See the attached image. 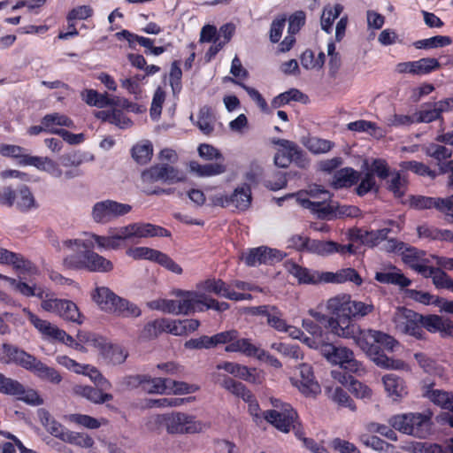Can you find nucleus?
<instances>
[{"label": "nucleus", "mask_w": 453, "mask_h": 453, "mask_svg": "<svg viewBox=\"0 0 453 453\" xmlns=\"http://www.w3.org/2000/svg\"><path fill=\"white\" fill-rule=\"evenodd\" d=\"M167 379L151 378L146 375L142 388L149 394H165L167 391Z\"/></svg>", "instance_id": "8fccbe9b"}, {"label": "nucleus", "mask_w": 453, "mask_h": 453, "mask_svg": "<svg viewBox=\"0 0 453 453\" xmlns=\"http://www.w3.org/2000/svg\"><path fill=\"white\" fill-rule=\"evenodd\" d=\"M167 390L174 395H188L196 393L200 389L196 384H189L185 381H177L167 379Z\"/></svg>", "instance_id": "603ef678"}, {"label": "nucleus", "mask_w": 453, "mask_h": 453, "mask_svg": "<svg viewBox=\"0 0 453 453\" xmlns=\"http://www.w3.org/2000/svg\"><path fill=\"white\" fill-rule=\"evenodd\" d=\"M111 313H114L123 318H137L141 315L142 311L136 304L127 299L119 297L114 309Z\"/></svg>", "instance_id": "e433bc0d"}, {"label": "nucleus", "mask_w": 453, "mask_h": 453, "mask_svg": "<svg viewBox=\"0 0 453 453\" xmlns=\"http://www.w3.org/2000/svg\"><path fill=\"white\" fill-rule=\"evenodd\" d=\"M42 310L52 312L65 321L81 325L84 321V316L80 311L77 304L68 299L47 298L42 299L41 303Z\"/></svg>", "instance_id": "0eeeda50"}, {"label": "nucleus", "mask_w": 453, "mask_h": 453, "mask_svg": "<svg viewBox=\"0 0 453 453\" xmlns=\"http://www.w3.org/2000/svg\"><path fill=\"white\" fill-rule=\"evenodd\" d=\"M342 10L343 7L340 4L325 6L320 19L321 28L329 33L332 30L334 19L339 17Z\"/></svg>", "instance_id": "4c0bfd02"}, {"label": "nucleus", "mask_w": 453, "mask_h": 453, "mask_svg": "<svg viewBox=\"0 0 453 453\" xmlns=\"http://www.w3.org/2000/svg\"><path fill=\"white\" fill-rule=\"evenodd\" d=\"M142 181L144 184H152L157 181L164 182V164L155 165L142 173Z\"/></svg>", "instance_id": "864d4df0"}, {"label": "nucleus", "mask_w": 453, "mask_h": 453, "mask_svg": "<svg viewBox=\"0 0 453 453\" xmlns=\"http://www.w3.org/2000/svg\"><path fill=\"white\" fill-rule=\"evenodd\" d=\"M29 322L40 333L42 338L47 341H57L58 334H61V328L49 320L42 319L30 311L27 308L23 309Z\"/></svg>", "instance_id": "a211bd4d"}, {"label": "nucleus", "mask_w": 453, "mask_h": 453, "mask_svg": "<svg viewBox=\"0 0 453 453\" xmlns=\"http://www.w3.org/2000/svg\"><path fill=\"white\" fill-rule=\"evenodd\" d=\"M0 264L12 265L17 270L29 271L32 268V263L21 254L10 251L2 247H0Z\"/></svg>", "instance_id": "b1692460"}, {"label": "nucleus", "mask_w": 453, "mask_h": 453, "mask_svg": "<svg viewBox=\"0 0 453 453\" xmlns=\"http://www.w3.org/2000/svg\"><path fill=\"white\" fill-rule=\"evenodd\" d=\"M215 118L209 107L200 109L197 115L196 126L204 134H210L214 129Z\"/></svg>", "instance_id": "a19ab883"}, {"label": "nucleus", "mask_w": 453, "mask_h": 453, "mask_svg": "<svg viewBox=\"0 0 453 453\" xmlns=\"http://www.w3.org/2000/svg\"><path fill=\"white\" fill-rule=\"evenodd\" d=\"M27 370L33 372L41 380L53 384H59L62 380V376L55 368L48 366L35 357Z\"/></svg>", "instance_id": "6ab92c4d"}, {"label": "nucleus", "mask_w": 453, "mask_h": 453, "mask_svg": "<svg viewBox=\"0 0 453 453\" xmlns=\"http://www.w3.org/2000/svg\"><path fill=\"white\" fill-rule=\"evenodd\" d=\"M34 356L9 343H4L0 349V361L4 364L15 363L27 369Z\"/></svg>", "instance_id": "f3484780"}, {"label": "nucleus", "mask_w": 453, "mask_h": 453, "mask_svg": "<svg viewBox=\"0 0 453 453\" xmlns=\"http://www.w3.org/2000/svg\"><path fill=\"white\" fill-rule=\"evenodd\" d=\"M147 426L151 431L165 426L170 434H198L205 429V425L195 416L181 411L153 415L149 418Z\"/></svg>", "instance_id": "f03ea898"}, {"label": "nucleus", "mask_w": 453, "mask_h": 453, "mask_svg": "<svg viewBox=\"0 0 453 453\" xmlns=\"http://www.w3.org/2000/svg\"><path fill=\"white\" fill-rule=\"evenodd\" d=\"M375 279L387 284H395L402 288L409 286L411 281L406 278L398 269L393 268L389 271L376 273Z\"/></svg>", "instance_id": "7c9ffc66"}, {"label": "nucleus", "mask_w": 453, "mask_h": 453, "mask_svg": "<svg viewBox=\"0 0 453 453\" xmlns=\"http://www.w3.org/2000/svg\"><path fill=\"white\" fill-rule=\"evenodd\" d=\"M392 320L396 331L401 334L422 339L424 330L422 329V315L416 311L404 308H396Z\"/></svg>", "instance_id": "423d86ee"}, {"label": "nucleus", "mask_w": 453, "mask_h": 453, "mask_svg": "<svg viewBox=\"0 0 453 453\" xmlns=\"http://www.w3.org/2000/svg\"><path fill=\"white\" fill-rule=\"evenodd\" d=\"M288 271L298 280L299 283L316 284L323 281L324 273L319 274L318 272H312L295 263L288 266Z\"/></svg>", "instance_id": "393cba45"}, {"label": "nucleus", "mask_w": 453, "mask_h": 453, "mask_svg": "<svg viewBox=\"0 0 453 453\" xmlns=\"http://www.w3.org/2000/svg\"><path fill=\"white\" fill-rule=\"evenodd\" d=\"M6 282H8L16 291L25 296H38L39 298L43 299V290L42 288H36L25 282L18 281L11 277L6 279Z\"/></svg>", "instance_id": "3c124183"}, {"label": "nucleus", "mask_w": 453, "mask_h": 453, "mask_svg": "<svg viewBox=\"0 0 453 453\" xmlns=\"http://www.w3.org/2000/svg\"><path fill=\"white\" fill-rule=\"evenodd\" d=\"M115 234L122 241L148 238L154 236H170V232L150 223L135 222L116 228Z\"/></svg>", "instance_id": "1a4fd4ad"}, {"label": "nucleus", "mask_w": 453, "mask_h": 453, "mask_svg": "<svg viewBox=\"0 0 453 453\" xmlns=\"http://www.w3.org/2000/svg\"><path fill=\"white\" fill-rule=\"evenodd\" d=\"M425 252L414 247L404 246L402 251V259L413 270L421 263L425 262Z\"/></svg>", "instance_id": "37998d69"}, {"label": "nucleus", "mask_w": 453, "mask_h": 453, "mask_svg": "<svg viewBox=\"0 0 453 453\" xmlns=\"http://www.w3.org/2000/svg\"><path fill=\"white\" fill-rule=\"evenodd\" d=\"M200 288L204 291L212 292L227 299L235 297L234 290L221 280L209 279L203 281Z\"/></svg>", "instance_id": "2f4dec72"}, {"label": "nucleus", "mask_w": 453, "mask_h": 453, "mask_svg": "<svg viewBox=\"0 0 453 453\" xmlns=\"http://www.w3.org/2000/svg\"><path fill=\"white\" fill-rule=\"evenodd\" d=\"M284 254L275 249L261 246L249 250L242 255V259L249 266H257L261 264H272L282 260Z\"/></svg>", "instance_id": "4468645a"}, {"label": "nucleus", "mask_w": 453, "mask_h": 453, "mask_svg": "<svg viewBox=\"0 0 453 453\" xmlns=\"http://www.w3.org/2000/svg\"><path fill=\"white\" fill-rule=\"evenodd\" d=\"M433 283L437 288H446L453 290V279L450 278L444 271L437 268L433 278Z\"/></svg>", "instance_id": "338daca9"}, {"label": "nucleus", "mask_w": 453, "mask_h": 453, "mask_svg": "<svg viewBox=\"0 0 453 453\" xmlns=\"http://www.w3.org/2000/svg\"><path fill=\"white\" fill-rule=\"evenodd\" d=\"M185 180L186 174L182 171L168 164H164V182L173 184Z\"/></svg>", "instance_id": "680f3d73"}, {"label": "nucleus", "mask_w": 453, "mask_h": 453, "mask_svg": "<svg viewBox=\"0 0 453 453\" xmlns=\"http://www.w3.org/2000/svg\"><path fill=\"white\" fill-rule=\"evenodd\" d=\"M348 129L355 132H367L377 138L384 136V132L374 123L367 120H357L348 124Z\"/></svg>", "instance_id": "c03bdc74"}, {"label": "nucleus", "mask_w": 453, "mask_h": 453, "mask_svg": "<svg viewBox=\"0 0 453 453\" xmlns=\"http://www.w3.org/2000/svg\"><path fill=\"white\" fill-rule=\"evenodd\" d=\"M428 398L435 404L449 410L453 413V393L438 389L431 390L428 392Z\"/></svg>", "instance_id": "de8ad7c7"}, {"label": "nucleus", "mask_w": 453, "mask_h": 453, "mask_svg": "<svg viewBox=\"0 0 453 453\" xmlns=\"http://www.w3.org/2000/svg\"><path fill=\"white\" fill-rule=\"evenodd\" d=\"M403 167L406 170L411 171L421 176H428L434 179L437 173L431 170L426 165L417 161H407L403 164Z\"/></svg>", "instance_id": "bf43d9fd"}, {"label": "nucleus", "mask_w": 453, "mask_h": 453, "mask_svg": "<svg viewBox=\"0 0 453 453\" xmlns=\"http://www.w3.org/2000/svg\"><path fill=\"white\" fill-rule=\"evenodd\" d=\"M271 311H272L266 318L267 324L273 327L275 330L282 332L286 328L287 325L286 321L283 319L282 313L275 306Z\"/></svg>", "instance_id": "774afa93"}, {"label": "nucleus", "mask_w": 453, "mask_h": 453, "mask_svg": "<svg viewBox=\"0 0 453 453\" xmlns=\"http://www.w3.org/2000/svg\"><path fill=\"white\" fill-rule=\"evenodd\" d=\"M337 305L333 298L326 302V309L333 314L328 320V327L334 334L354 340L355 343L380 367L394 370H403L407 367L403 361L387 357L381 349H395L398 342L392 336L377 330H361L353 322L352 317L346 311L336 309Z\"/></svg>", "instance_id": "f257e3e1"}, {"label": "nucleus", "mask_w": 453, "mask_h": 453, "mask_svg": "<svg viewBox=\"0 0 453 453\" xmlns=\"http://www.w3.org/2000/svg\"><path fill=\"white\" fill-rule=\"evenodd\" d=\"M359 179V174L352 168H342L334 175L333 185L336 188L350 187Z\"/></svg>", "instance_id": "f704fd0d"}, {"label": "nucleus", "mask_w": 453, "mask_h": 453, "mask_svg": "<svg viewBox=\"0 0 453 453\" xmlns=\"http://www.w3.org/2000/svg\"><path fill=\"white\" fill-rule=\"evenodd\" d=\"M322 355L330 363L339 365L350 372L364 371L362 364L355 358L353 351L347 347H336L331 343L323 344Z\"/></svg>", "instance_id": "6e6552de"}, {"label": "nucleus", "mask_w": 453, "mask_h": 453, "mask_svg": "<svg viewBox=\"0 0 453 453\" xmlns=\"http://www.w3.org/2000/svg\"><path fill=\"white\" fill-rule=\"evenodd\" d=\"M189 169L192 173H195L199 177L219 175L225 173L226 170V166L220 163L200 165L196 161H191L189 163Z\"/></svg>", "instance_id": "c756f323"}, {"label": "nucleus", "mask_w": 453, "mask_h": 453, "mask_svg": "<svg viewBox=\"0 0 453 453\" xmlns=\"http://www.w3.org/2000/svg\"><path fill=\"white\" fill-rule=\"evenodd\" d=\"M158 250L148 247L129 248L126 253L134 259H148L155 261Z\"/></svg>", "instance_id": "13d9d810"}, {"label": "nucleus", "mask_w": 453, "mask_h": 453, "mask_svg": "<svg viewBox=\"0 0 453 453\" xmlns=\"http://www.w3.org/2000/svg\"><path fill=\"white\" fill-rule=\"evenodd\" d=\"M441 119L434 103L425 104L414 113L415 123H431Z\"/></svg>", "instance_id": "79ce46f5"}, {"label": "nucleus", "mask_w": 453, "mask_h": 453, "mask_svg": "<svg viewBox=\"0 0 453 453\" xmlns=\"http://www.w3.org/2000/svg\"><path fill=\"white\" fill-rule=\"evenodd\" d=\"M273 409L264 412V418L275 428L288 433L291 429L296 430V434L300 437L299 430L296 429L298 416L290 404L282 403L280 399H272Z\"/></svg>", "instance_id": "20e7f679"}, {"label": "nucleus", "mask_w": 453, "mask_h": 453, "mask_svg": "<svg viewBox=\"0 0 453 453\" xmlns=\"http://www.w3.org/2000/svg\"><path fill=\"white\" fill-rule=\"evenodd\" d=\"M74 395L86 398L93 403L100 404L111 401L113 395L109 393H103L101 390L86 385L77 384L73 387Z\"/></svg>", "instance_id": "aec40b11"}, {"label": "nucleus", "mask_w": 453, "mask_h": 453, "mask_svg": "<svg viewBox=\"0 0 453 453\" xmlns=\"http://www.w3.org/2000/svg\"><path fill=\"white\" fill-rule=\"evenodd\" d=\"M23 392V386L17 380L5 377L0 372V393L18 395Z\"/></svg>", "instance_id": "5fc2aeb1"}, {"label": "nucleus", "mask_w": 453, "mask_h": 453, "mask_svg": "<svg viewBox=\"0 0 453 453\" xmlns=\"http://www.w3.org/2000/svg\"><path fill=\"white\" fill-rule=\"evenodd\" d=\"M271 347L277 352L294 359H298L301 357L299 348L296 345L287 344L284 342H274Z\"/></svg>", "instance_id": "69168bd1"}, {"label": "nucleus", "mask_w": 453, "mask_h": 453, "mask_svg": "<svg viewBox=\"0 0 453 453\" xmlns=\"http://www.w3.org/2000/svg\"><path fill=\"white\" fill-rule=\"evenodd\" d=\"M217 381L219 382L224 388L236 396L242 397L245 402L251 401L252 395L242 383L235 381L229 377H224L220 381L219 375H218Z\"/></svg>", "instance_id": "72a5a7b5"}, {"label": "nucleus", "mask_w": 453, "mask_h": 453, "mask_svg": "<svg viewBox=\"0 0 453 453\" xmlns=\"http://www.w3.org/2000/svg\"><path fill=\"white\" fill-rule=\"evenodd\" d=\"M76 338L82 344V347L92 348L100 353L105 348L106 339L91 332L78 331Z\"/></svg>", "instance_id": "473e14b6"}, {"label": "nucleus", "mask_w": 453, "mask_h": 453, "mask_svg": "<svg viewBox=\"0 0 453 453\" xmlns=\"http://www.w3.org/2000/svg\"><path fill=\"white\" fill-rule=\"evenodd\" d=\"M226 352H241L248 357H257L261 358L265 355V351L251 343L250 340L246 338H236L232 343L226 345Z\"/></svg>", "instance_id": "412c9836"}, {"label": "nucleus", "mask_w": 453, "mask_h": 453, "mask_svg": "<svg viewBox=\"0 0 453 453\" xmlns=\"http://www.w3.org/2000/svg\"><path fill=\"white\" fill-rule=\"evenodd\" d=\"M388 423L395 430L418 438L429 434V418L420 413L395 415L389 418Z\"/></svg>", "instance_id": "39448f33"}, {"label": "nucleus", "mask_w": 453, "mask_h": 453, "mask_svg": "<svg viewBox=\"0 0 453 453\" xmlns=\"http://www.w3.org/2000/svg\"><path fill=\"white\" fill-rule=\"evenodd\" d=\"M304 145L314 154L326 153L333 148V143L330 141L318 137L308 138Z\"/></svg>", "instance_id": "4d7b16f0"}, {"label": "nucleus", "mask_w": 453, "mask_h": 453, "mask_svg": "<svg viewBox=\"0 0 453 453\" xmlns=\"http://www.w3.org/2000/svg\"><path fill=\"white\" fill-rule=\"evenodd\" d=\"M145 380L146 375H127L119 380V385L122 390H132L138 387H142V382Z\"/></svg>", "instance_id": "0e129e2a"}, {"label": "nucleus", "mask_w": 453, "mask_h": 453, "mask_svg": "<svg viewBox=\"0 0 453 453\" xmlns=\"http://www.w3.org/2000/svg\"><path fill=\"white\" fill-rule=\"evenodd\" d=\"M41 123L45 125L47 132L50 134H55V131L62 130V128H58L57 127H65L72 129L75 128L74 122L66 115L59 112L46 114L42 119Z\"/></svg>", "instance_id": "4be33fe9"}, {"label": "nucleus", "mask_w": 453, "mask_h": 453, "mask_svg": "<svg viewBox=\"0 0 453 453\" xmlns=\"http://www.w3.org/2000/svg\"><path fill=\"white\" fill-rule=\"evenodd\" d=\"M323 281L334 283H343L346 281H351L354 282L356 285L359 286L362 283V279L355 269L345 268L338 271L335 273H324Z\"/></svg>", "instance_id": "cd10ccee"}, {"label": "nucleus", "mask_w": 453, "mask_h": 453, "mask_svg": "<svg viewBox=\"0 0 453 453\" xmlns=\"http://www.w3.org/2000/svg\"><path fill=\"white\" fill-rule=\"evenodd\" d=\"M152 155L153 147L148 141L137 143L132 149V157L140 165L150 162Z\"/></svg>", "instance_id": "ea45409f"}, {"label": "nucleus", "mask_w": 453, "mask_h": 453, "mask_svg": "<svg viewBox=\"0 0 453 453\" xmlns=\"http://www.w3.org/2000/svg\"><path fill=\"white\" fill-rule=\"evenodd\" d=\"M226 202L238 210H247L251 203V191L250 187L245 185L235 188Z\"/></svg>", "instance_id": "c85d7f7f"}, {"label": "nucleus", "mask_w": 453, "mask_h": 453, "mask_svg": "<svg viewBox=\"0 0 453 453\" xmlns=\"http://www.w3.org/2000/svg\"><path fill=\"white\" fill-rule=\"evenodd\" d=\"M165 319H156L145 325L141 336L144 339H154L159 334L165 332Z\"/></svg>", "instance_id": "6e6d98bb"}, {"label": "nucleus", "mask_w": 453, "mask_h": 453, "mask_svg": "<svg viewBox=\"0 0 453 453\" xmlns=\"http://www.w3.org/2000/svg\"><path fill=\"white\" fill-rule=\"evenodd\" d=\"M179 297L177 301V315H188L196 311H202L200 307L202 302L204 301V293L201 291H182L177 290L175 292Z\"/></svg>", "instance_id": "dca6fc26"}, {"label": "nucleus", "mask_w": 453, "mask_h": 453, "mask_svg": "<svg viewBox=\"0 0 453 453\" xmlns=\"http://www.w3.org/2000/svg\"><path fill=\"white\" fill-rule=\"evenodd\" d=\"M305 205L319 211V218L333 219L337 218H356L360 214V210L352 205H340L335 202L324 204L323 202H305Z\"/></svg>", "instance_id": "9b49d317"}, {"label": "nucleus", "mask_w": 453, "mask_h": 453, "mask_svg": "<svg viewBox=\"0 0 453 453\" xmlns=\"http://www.w3.org/2000/svg\"><path fill=\"white\" fill-rule=\"evenodd\" d=\"M14 204L20 211H28L38 207L33 193L27 186H21L15 190Z\"/></svg>", "instance_id": "a878e982"}, {"label": "nucleus", "mask_w": 453, "mask_h": 453, "mask_svg": "<svg viewBox=\"0 0 453 453\" xmlns=\"http://www.w3.org/2000/svg\"><path fill=\"white\" fill-rule=\"evenodd\" d=\"M441 67L439 61L434 58H424L414 61V75H425Z\"/></svg>", "instance_id": "09e8293b"}, {"label": "nucleus", "mask_w": 453, "mask_h": 453, "mask_svg": "<svg viewBox=\"0 0 453 453\" xmlns=\"http://www.w3.org/2000/svg\"><path fill=\"white\" fill-rule=\"evenodd\" d=\"M386 391L395 399L403 396L405 394L403 381L395 374H387L382 378Z\"/></svg>", "instance_id": "c9c22d12"}, {"label": "nucleus", "mask_w": 453, "mask_h": 453, "mask_svg": "<svg viewBox=\"0 0 453 453\" xmlns=\"http://www.w3.org/2000/svg\"><path fill=\"white\" fill-rule=\"evenodd\" d=\"M119 296L106 287H97L92 295L93 300L101 310L111 312Z\"/></svg>", "instance_id": "5701e85b"}, {"label": "nucleus", "mask_w": 453, "mask_h": 453, "mask_svg": "<svg viewBox=\"0 0 453 453\" xmlns=\"http://www.w3.org/2000/svg\"><path fill=\"white\" fill-rule=\"evenodd\" d=\"M131 210L132 206L127 203L107 199L97 202L93 205L91 217L98 224H107L127 215Z\"/></svg>", "instance_id": "9d476101"}, {"label": "nucleus", "mask_w": 453, "mask_h": 453, "mask_svg": "<svg viewBox=\"0 0 453 453\" xmlns=\"http://www.w3.org/2000/svg\"><path fill=\"white\" fill-rule=\"evenodd\" d=\"M91 247L81 249L76 253L66 255L63 259V265L68 269L87 270L89 272L108 273L113 269L111 260L92 250L93 242H86Z\"/></svg>", "instance_id": "7ed1b4c3"}, {"label": "nucleus", "mask_w": 453, "mask_h": 453, "mask_svg": "<svg viewBox=\"0 0 453 453\" xmlns=\"http://www.w3.org/2000/svg\"><path fill=\"white\" fill-rule=\"evenodd\" d=\"M101 354L113 365L124 363L128 356L127 351L123 347L110 344L107 342Z\"/></svg>", "instance_id": "58836bf2"}, {"label": "nucleus", "mask_w": 453, "mask_h": 453, "mask_svg": "<svg viewBox=\"0 0 453 453\" xmlns=\"http://www.w3.org/2000/svg\"><path fill=\"white\" fill-rule=\"evenodd\" d=\"M299 379H292V384L306 396H314L320 393V386L314 379L312 367L308 364L298 366Z\"/></svg>", "instance_id": "2eb2a0df"}, {"label": "nucleus", "mask_w": 453, "mask_h": 453, "mask_svg": "<svg viewBox=\"0 0 453 453\" xmlns=\"http://www.w3.org/2000/svg\"><path fill=\"white\" fill-rule=\"evenodd\" d=\"M425 154L436 161L441 173L453 171V150L444 143H429L424 148Z\"/></svg>", "instance_id": "ddd939ff"}, {"label": "nucleus", "mask_w": 453, "mask_h": 453, "mask_svg": "<svg viewBox=\"0 0 453 453\" xmlns=\"http://www.w3.org/2000/svg\"><path fill=\"white\" fill-rule=\"evenodd\" d=\"M452 40L449 36L435 35L427 39L418 40L414 42L417 49H436L450 45Z\"/></svg>", "instance_id": "49530a36"}, {"label": "nucleus", "mask_w": 453, "mask_h": 453, "mask_svg": "<svg viewBox=\"0 0 453 453\" xmlns=\"http://www.w3.org/2000/svg\"><path fill=\"white\" fill-rule=\"evenodd\" d=\"M148 306L152 310H159L166 313L177 315V301L168 299H157L148 303Z\"/></svg>", "instance_id": "052dcab7"}, {"label": "nucleus", "mask_w": 453, "mask_h": 453, "mask_svg": "<svg viewBox=\"0 0 453 453\" xmlns=\"http://www.w3.org/2000/svg\"><path fill=\"white\" fill-rule=\"evenodd\" d=\"M436 210L445 215L449 223H453V195L445 198L437 197Z\"/></svg>", "instance_id": "e2e57ef3"}, {"label": "nucleus", "mask_w": 453, "mask_h": 453, "mask_svg": "<svg viewBox=\"0 0 453 453\" xmlns=\"http://www.w3.org/2000/svg\"><path fill=\"white\" fill-rule=\"evenodd\" d=\"M50 242L58 251L70 252V254L76 253L81 249L91 247L82 239H65L60 242L56 235L50 237Z\"/></svg>", "instance_id": "bb28decb"}, {"label": "nucleus", "mask_w": 453, "mask_h": 453, "mask_svg": "<svg viewBox=\"0 0 453 453\" xmlns=\"http://www.w3.org/2000/svg\"><path fill=\"white\" fill-rule=\"evenodd\" d=\"M335 303H338L336 309L346 311L353 319H362L374 311V305L372 303L352 300L349 295H338L332 297Z\"/></svg>", "instance_id": "f8f14e48"}, {"label": "nucleus", "mask_w": 453, "mask_h": 453, "mask_svg": "<svg viewBox=\"0 0 453 453\" xmlns=\"http://www.w3.org/2000/svg\"><path fill=\"white\" fill-rule=\"evenodd\" d=\"M336 242L332 241L311 240L307 251L319 256H328L335 253Z\"/></svg>", "instance_id": "a18cd8bd"}]
</instances>
